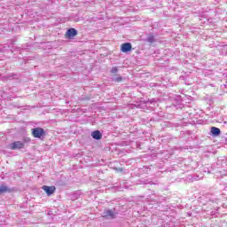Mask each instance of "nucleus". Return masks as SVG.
<instances>
[{
  "instance_id": "obj_10",
  "label": "nucleus",
  "mask_w": 227,
  "mask_h": 227,
  "mask_svg": "<svg viewBox=\"0 0 227 227\" xmlns=\"http://www.w3.org/2000/svg\"><path fill=\"white\" fill-rule=\"evenodd\" d=\"M145 42H148L149 43H153V42H155V36L153 35V34H149V35L145 39Z\"/></svg>"
},
{
  "instance_id": "obj_14",
  "label": "nucleus",
  "mask_w": 227,
  "mask_h": 227,
  "mask_svg": "<svg viewBox=\"0 0 227 227\" xmlns=\"http://www.w3.org/2000/svg\"><path fill=\"white\" fill-rule=\"evenodd\" d=\"M221 90H223V91L227 93L226 85H222Z\"/></svg>"
},
{
  "instance_id": "obj_15",
  "label": "nucleus",
  "mask_w": 227,
  "mask_h": 227,
  "mask_svg": "<svg viewBox=\"0 0 227 227\" xmlns=\"http://www.w3.org/2000/svg\"><path fill=\"white\" fill-rule=\"evenodd\" d=\"M226 56H227V48H226V52H225Z\"/></svg>"
},
{
  "instance_id": "obj_9",
  "label": "nucleus",
  "mask_w": 227,
  "mask_h": 227,
  "mask_svg": "<svg viewBox=\"0 0 227 227\" xmlns=\"http://www.w3.org/2000/svg\"><path fill=\"white\" fill-rule=\"evenodd\" d=\"M11 192L12 190H10V188L5 184L0 185V195L4 194L5 192Z\"/></svg>"
},
{
  "instance_id": "obj_2",
  "label": "nucleus",
  "mask_w": 227,
  "mask_h": 227,
  "mask_svg": "<svg viewBox=\"0 0 227 227\" xmlns=\"http://www.w3.org/2000/svg\"><path fill=\"white\" fill-rule=\"evenodd\" d=\"M24 146L25 143L22 141H16L9 145L10 150H22Z\"/></svg>"
},
{
  "instance_id": "obj_4",
  "label": "nucleus",
  "mask_w": 227,
  "mask_h": 227,
  "mask_svg": "<svg viewBox=\"0 0 227 227\" xmlns=\"http://www.w3.org/2000/svg\"><path fill=\"white\" fill-rule=\"evenodd\" d=\"M121 52H130L132 51V43H124L121 45Z\"/></svg>"
},
{
  "instance_id": "obj_12",
  "label": "nucleus",
  "mask_w": 227,
  "mask_h": 227,
  "mask_svg": "<svg viewBox=\"0 0 227 227\" xmlns=\"http://www.w3.org/2000/svg\"><path fill=\"white\" fill-rule=\"evenodd\" d=\"M113 81H114V82H121V81H123V78L121 76H119L116 78H113Z\"/></svg>"
},
{
  "instance_id": "obj_1",
  "label": "nucleus",
  "mask_w": 227,
  "mask_h": 227,
  "mask_svg": "<svg viewBox=\"0 0 227 227\" xmlns=\"http://www.w3.org/2000/svg\"><path fill=\"white\" fill-rule=\"evenodd\" d=\"M32 136L40 139L45 136V130L43 128H35L32 129Z\"/></svg>"
},
{
  "instance_id": "obj_8",
  "label": "nucleus",
  "mask_w": 227,
  "mask_h": 227,
  "mask_svg": "<svg viewBox=\"0 0 227 227\" xmlns=\"http://www.w3.org/2000/svg\"><path fill=\"white\" fill-rule=\"evenodd\" d=\"M211 134L214 137L221 136V129L217 127H211Z\"/></svg>"
},
{
  "instance_id": "obj_6",
  "label": "nucleus",
  "mask_w": 227,
  "mask_h": 227,
  "mask_svg": "<svg viewBox=\"0 0 227 227\" xmlns=\"http://www.w3.org/2000/svg\"><path fill=\"white\" fill-rule=\"evenodd\" d=\"M67 35L68 38H74V36H77V30L74 27L67 29Z\"/></svg>"
},
{
  "instance_id": "obj_11",
  "label": "nucleus",
  "mask_w": 227,
  "mask_h": 227,
  "mask_svg": "<svg viewBox=\"0 0 227 227\" xmlns=\"http://www.w3.org/2000/svg\"><path fill=\"white\" fill-rule=\"evenodd\" d=\"M150 104L153 105V106H155V104H157V100L153 99V100H151V101H147V102L145 103L146 107H148V106H150Z\"/></svg>"
},
{
  "instance_id": "obj_3",
  "label": "nucleus",
  "mask_w": 227,
  "mask_h": 227,
  "mask_svg": "<svg viewBox=\"0 0 227 227\" xmlns=\"http://www.w3.org/2000/svg\"><path fill=\"white\" fill-rule=\"evenodd\" d=\"M103 217H106V219H115L116 213H114V209L105 210L103 213Z\"/></svg>"
},
{
  "instance_id": "obj_7",
  "label": "nucleus",
  "mask_w": 227,
  "mask_h": 227,
  "mask_svg": "<svg viewBox=\"0 0 227 227\" xmlns=\"http://www.w3.org/2000/svg\"><path fill=\"white\" fill-rule=\"evenodd\" d=\"M91 137H93V139L98 141L102 139V133L100 132V130H95L91 132Z\"/></svg>"
},
{
  "instance_id": "obj_13",
  "label": "nucleus",
  "mask_w": 227,
  "mask_h": 227,
  "mask_svg": "<svg viewBox=\"0 0 227 227\" xmlns=\"http://www.w3.org/2000/svg\"><path fill=\"white\" fill-rule=\"evenodd\" d=\"M118 72V67H114L111 69V74H116Z\"/></svg>"
},
{
  "instance_id": "obj_5",
  "label": "nucleus",
  "mask_w": 227,
  "mask_h": 227,
  "mask_svg": "<svg viewBox=\"0 0 227 227\" xmlns=\"http://www.w3.org/2000/svg\"><path fill=\"white\" fill-rule=\"evenodd\" d=\"M43 191H44L48 196H51V194H54V192H56V187L43 185Z\"/></svg>"
}]
</instances>
